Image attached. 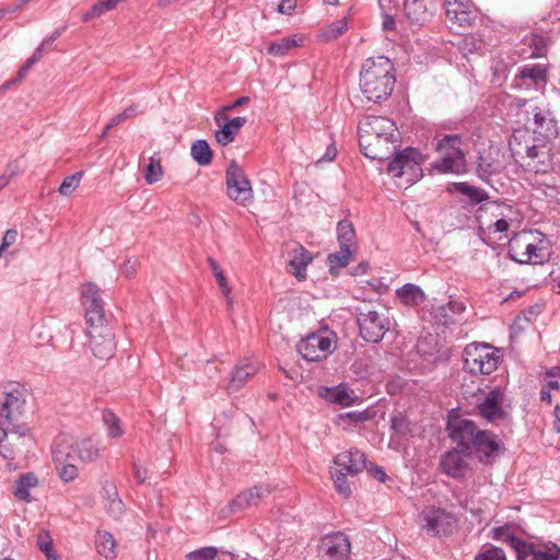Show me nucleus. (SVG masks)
I'll return each mask as SVG.
<instances>
[{"label":"nucleus","mask_w":560,"mask_h":560,"mask_svg":"<svg viewBox=\"0 0 560 560\" xmlns=\"http://www.w3.org/2000/svg\"><path fill=\"white\" fill-rule=\"evenodd\" d=\"M551 139L537 138L529 129L514 131L509 145L515 161L527 172L546 174L552 168Z\"/></svg>","instance_id":"nucleus-1"},{"label":"nucleus","mask_w":560,"mask_h":560,"mask_svg":"<svg viewBox=\"0 0 560 560\" xmlns=\"http://www.w3.org/2000/svg\"><path fill=\"white\" fill-rule=\"evenodd\" d=\"M358 131L361 150L372 160L386 159L398 138L395 122L383 116L364 117L359 122Z\"/></svg>","instance_id":"nucleus-2"},{"label":"nucleus","mask_w":560,"mask_h":560,"mask_svg":"<svg viewBox=\"0 0 560 560\" xmlns=\"http://www.w3.org/2000/svg\"><path fill=\"white\" fill-rule=\"evenodd\" d=\"M396 82L394 63L384 56L368 58L360 72V89L365 98L380 103L388 98Z\"/></svg>","instance_id":"nucleus-3"},{"label":"nucleus","mask_w":560,"mask_h":560,"mask_svg":"<svg viewBox=\"0 0 560 560\" xmlns=\"http://www.w3.org/2000/svg\"><path fill=\"white\" fill-rule=\"evenodd\" d=\"M509 255L518 264H541L549 256V241L538 230H522L511 237Z\"/></svg>","instance_id":"nucleus-4"},{"label":"nucleus","mask_w":560,"mask_h":560,"mask_svg":"<svg viewBox=\"0 0 560 560\" xmlns=\"http://www.w3.org/2000/svg\"><path fill=\"white\" fill-rule=\"evenodd\" d=\"M100 446L92 438L71 439L59 436L52 447V458L63 463L71 459L77 463H91L98 458Z\"/></svg>","instance_id":"nucleus-5"},{"label":"nucleus","mask_w":560,"mask_h":560,"mask_svg":"<svg viewBox=\"0 0 560 560\" xmlns=\"http://www.w3.org/2000/svg\"><path fill=\"white\" fill-rule=\"evenodd\" d=\"M464 370L474 375H489L498 369L499 350L488 343L472 342L465 347Z\"/></svg>","instance_id":"nucleus-6"},{"label":"nucleus","mask_w":560,"mask_h":560,"mask_svg":"<svg viewBox=\"0 0 560 560\" xmlns=\"http://www.w3.org/2000/svg\"><path fill=\"white\" fill-rule=\"evenodd\" d=\"M337 349V336L327 328L311 332L296 343L300 355L308 362L326 360Z\"/></svg>","instance_id":"nucleus-7"},{"label":"nucleus","mask_w":560,"mask_h":560,"mask_svg":"<svg viewBox=\"0 0 560 560\" xmlns=\"http://www.w3.org/2000/svg\"><path fill=\"white\" fill-rule=\"evenodd\" d=\"M512 208L494 201L487 202L477 210L479 229L489 235L505 234L510 229Z\"/></svg>","instance_id":"nucleus-8"},{"label":"nucleus","mask_w":560,"mask_h":560,"mask_svg":"<svg viewBox=\"0 0 560 560\" xmlns=\"http://www.w3.org/2000/svg\"><path fill=\"white\" fill-rule=\"evenodd\" d=\"M460 138L458 136H446L436 144V151L441 159L433 164V168L440 173L460 174L465 172L466 163L460 150Z\"/></svg>","instance_id":"nucleus-9"},{"label":"nucleus","mask_w":560,"mask_h":560,"mask_svg":"<svg viewBox=\"0 0 560 560\" xmlns=\"http://www.w3.org/2000/svg\"><path fill=\"white\" fill-rule=\"evenodd\" d=\"M382 10H401L412 24L424 25L433 15V0H378Z\"/></svg>","instance_id":"nucleus-10"},{"label":"nucleus","mask_w":560,"mask_h":560,"mask_svg":"<svg viewBox=\"0 0 560 560\" xmlns=\"http://www.w3.org/2000/svg\"><path fill=\"white\" fill-rule=\"evenodd\" d=\"M358 325L364 340L378 342L389 330L390 319L384 312L372 310L365 305L359 308Z\"/></svg>","instance_id":"nucleus-11"},{"label":"nucleus","mask_w":560,"mask_h":560,"mask_svg":"<svg viewBox=\"0 0 560 560\" xmlns=\"http://www.w3.org/2000/svg\"><path fill=\"white\" fill-rule=\"evenodd\" d=\"M421 527L431 536H446L457 527L455 515L433 505L425 506L420 513Z\"/></svg>","instance_id":"nucleus-12"},{"label":"nucleus","mask_w":560,"mask_h":560,"mask_svg":"<svg viewBox=\"0 0 560 560\" xmlns=\"http://www.w3.org/2000/svg\"><path fill=\"white\" fill-rule=\"evenodd\" d=\"M226 194L234 202L246 206L254 199L252 184L245 172L232 161L225 171Z\"/></svg>","instance_id":"nucleus-13"},{"label":"nucleus","mask_w":560,"mask_h":560,"mask_svg":"<svg viewBox=\"0 0 560 560\" xmlns=\"http://www.w3.org/2000/svg\"><path fill=\"white\" fill-rule=\"evenodd\" d=\"M82 304L85 308V320L88 328L105 325L104 304L100 298V289L92 282L81 287Z\"/></svg>","instance_id":"nucleus-14"},{"label":"nucleus","mask_w":560,"mask_h":560,"mask_svg":"<svg viewBox=\"0 0 560 560\" xmlns=\"http://www.w3.org/2000/svg\"><path fill=\"white\" fill-rule=\"evenodd\" d=\"M420 153L413 149H406L405 151L396 154L393 161L389 162L387 171L394 177H407V183H413L421 176L422 170L420 167Z\"/></svg>","instance_id":"nucleus-15"},{"label":"nucleus","mask_w":560,"mask_h":560,"mask_svg":"<svg viewBox=\"0 0 560 560\" xmlns=\"http://www.w3.org/2000/svg\"><path fill=\"white\" fill-rule=\"evenodd\" d=\"M350 553V539L342 533L324 536L318 546L320 560H349Z\"/></svg>","instance_id":"nucleus-16"},{"label":"nucleus","mask_w":560,"mask_h":560,"mask_svg":"<svg viewBox=\"0 0 560 560\" xmlns=\"http://www.w3.org/2000/svg\"><path fill=\"white\" fill-rule=\"evenodd\" d=\"M471 453L466 448H454L441 458V468L445 475L454 479H463L470 471Z\"/></svg>","instance_id":"nucleus-17"},{"label":"nucleus","mask_w":560,"mask_h":560,"mask_svg":"<svg viewBox=\"0 0 560 560\" xmlns=\"http://www.w3.org/2000/svg\"><path fill=\"white\" fill-rule=\"evenodd\" d=\"M90 348L98 359H109L114 355L116 343L112 329L106 326L88 328Z\"/></svg>","instance_id":"nucleus-18"},{"label":"nucleus","mask_w":560,"mask_h":560,"mask_svg":"<svg viewBox=\"0 0 560 560\" xmlns=\"http://www.w3.org/2000/svg\"><path fill=\"white\" fill-rule=\"evenodd\" d=\"M214 121L219 127V130L215 132V140L220 145L225 147L233 142L235 136L246 124V118L235 117L230 119L225 112H218L214 116Z\"/></svg>","instance_id":"nucleus-19"},{"label":"nucleus","mask_w":560,"mask_h":560,"mask_svg":"<svg viewBox=\"0 0 560 560\" xmlns=\"http://www.w3.org/2000/svg\"><path fill=\"white\" fill-rule=\"evenodd\" d=\"M332 469L349 476L358 475L366 467L365 454L357 448L339 453L334 459Z\"/></svg>","instance_id":"nucleus-20"},{"label":"nucleus","mask_w":560,"mask_h":560,"mask_svg":"<svg viewBox=\"0 0 560 560\" xmlns=\"http://www.w3.org/2000/svg\"><path fill=\"white\" fill-rule=\"evenodd\" d=\"M25 400L21 393H5L0 405V427H9L20 420Z\"/></svg>","instance_id":"nucleus-21"},{"label":"nucleus","mask_w":560,"mask_h":560,"mask_svg":"<svg viewBox=\"0 0 560 560\" xmlns=\"http://www.w3.org/2000/svg\"><path fill=\"white\" fill-rule=\"evenodd\" d=\"M526 128L537 138L553 139L558 136L557 121L551 113L539 107L533 109V125Z\"/></svg>","instance_id":"nucleus-22"},{"label":"nucleus","mask_w":560,"mask_h":560,"mask_svg":"<svg viewBox=\"0 0 560 560\" xmlns=\"http://www.w3.org/2000/svg\"><path fill=\"white\" fill-rule=\"evenodd\" d=\"M448 429L451 439L467 451L470 450V445H472L480 431L477 430L476 424L468 419H455L450 421Z\"/></svg>","instance_id":"nucleus-23"},{"label":"nucleus","mask_w":560,"mask_h":560,"mask_svg":"<svg viewBox=\"0 0 560 560\" xmlns=\"http://www.w3.org/2000/svg\"><path fill=\"white\" fill-rule=\"evenodd\" d=\"M504 397V392L500 388L490 390L486 395L483 401L478 405V410L481 417L488 421H494L504 418L505 412L502 408Z\"/></svg>","instance_id":"nucleus-24"},{"label":"nucleus","mask_w":560,"mask_h":560,"mask_svg":"<svg viewBox=\"0 0 560 560\" xmlns=\"http://www.w3.org/2000/svg\"><path fill=\"white\" fill-rule=\"evenodd\" d=\"M258 370L259 363L257 361H249L247 359L240 361L232 372L231 380L226 386L228 392L235 393L240 390Z\"/></svg>","instance_id":"nucleus-25"},{"label":"nucleus","mask_w":560,"mask_h":560,"mask_svg":"<svg viewBox=\"0 0 560 560\" xmlns=\"http://www.w3.org/2000/svg\"><path fill=\"white\" fill-rule=\"evenodd\" d=\"M312 255L303 246L298 243L290 244L289 267L298 280L305 279L306 268L312 262Z\"/></svg>","instance_id":"nucleus-26"},{"label":"nucleus","mask_w":560,"mask_h":560,"mask_svg":"<svg viewBox=\"0 0 560 560\" xmlns=\"http://www.w3.org/2000/svg\"><path fill=\"white\" fill-rule=\"evenodd\" d=\"M270 494V490L262 486L253 487L238 493L231 502L232 511L244 510L259 504Z\"/></svg>","instance_id":"nucleus-27"},{"label":"nucleus","mask_w":560,"mask_h":560,"mask_svg":"<svg viewBox=\"0 0 560 560\" xmlns=\"http://www.w3.org/2000/svg\"><path fill=\"white\" fill-rule=\"evenodd\" d=\"M446 15L448 20L458 26L468 27L475 22V12L466 4L457 1L446 2Z\"/></svg>","instance_id":"nucleus-28"},{"label":"nucleus","mask_w":560,"mask_h":560,"mask_svg":"<svg viewBox=\"0 0 560 560\" xmlns=\"http://www.w3.org/2000/svg\"><path fill=\"white\" fill-rule=\"evenodd\" d=\"M479 454L480 460L489 463L492 454L499 450V444L489 431H479L472 445Z\"/></svg>","instance_id":"nucleus-29"},{"label":"nucleus","mask_w":560,"mask_h":560,"mask_svg":"<svg viewBox=\"0 0 560 560\" xmlns=\"http://www.w3.org/2000/svg\"><path fill=\"white\" fill-rule=\"evenodd\" d=\"M303 44H304V36L295 34V35H292L289 37H283V38L279 39L278 42L270 43L267 48V52L273 57H284L292 49L302 47Z\"/></svg>","instance_id":"nucleus-30"},{"label":"nucleus","mask_w":560,"mask_h":560,"mask_svg":"<svg viewBox=\"0 0 560 560\" xmlns=\"http://www.w3.org/2000/svg\"><path fill=\"white\" fill-rule=\"evenodd\" d=\"M95 548L97 553L106 560H114L117 557V541L109 532H96Z\"/></svg>","instance_id":"nucleus-31"},{"label":"nucleus","mask_w":560,"mask_h":560,"mask_svg":"<svg viewBox=\"0 0 560 560\" xmlns=\"http://www.w3.org/2000/svg\"><path fill=\"white\" fill-rule=\"evenodd\" d=\"M325 398L328 401L337 404L341 407H348L354 404L358 396L352 389L348 388L347 386L339 385L334 388H327Z\"/></svg>","instance_id":"nucleus-32"},{"label":"nucleus","mask_w":560,"mask_h":560,"mask_svg":"<svg viewBox=\"0 0 560 560\" xmlns=\"http://www.w3.org/2000/svg\"><path fill=\"white\" fill-rule=\"evenodd\" d=\"M396 294L400 302L408 306H417L427 299L422 289L412 283L402 285L396 291Z\"/></svg>","instance_id":"nucleus-33"},{"label":"nucleus","mask_w":560,"mask_h":560,"mask_svg":"<svg viewBox=\"0 0 560 560\" xmlns=\"http://www.w3.org/2000/svg\"><path fill=\"white\" fill-rule=\"evenodd\" d=\"M466 306L463 302L458 301H450L445 305H440L433 310L434 318L443 325H447L448 323H453L454 315L462 314L465 311Z\"/></svg>","instance_id":"nucleus-34"},{"label":"nucleus","mask_w":560,"mask_h":560,"mask_svg":"<svg viewBox=\"0 0 560 560\" xmlns=\"http://www.w3.org/2000/svg\"><path fill=\"white\" fill-rule=\"evenodd\" d=\"M38 485V479L33 472L22 475L14 485L13 494L18 500L30 502V490Z\"/></svg>","instance_id":"nucleus-35"},{"label":"nucleus","mask_w":560,"mask_h":560,"mask_svg":"<svg viewBox=\"0 0 560 560\" xmlns=\"http://www.w3.org/2000/svg\"><path fill=\"white\" fill-rule=\"evenodd\" d=\"M164 168L159 153L149 158V163L144 168V179L147 184L153 185L163 178Z\"/></svg>","instance_id":"nucleus-36"},{"label":"nucleus","mask_w":560,"mask_h":560,"mask_svg":"<svg viewBox=\"0 0 560 560\" xmlns=\"http://www.w3.org/2000/svg\"><path fill=\"white\" fill-rule=\"evenodd\" d=\"M348 31V19L343 18L341 20L335 21L331 24L325 26L319 32V38L323 42H331L337 39L339 36L345 34Z\"/></svg>","instance_id":"nucleus-37"},{"label":"nucleus","mask_w":560,"mask_h":560,"mask_svg":"<svg viewBox=\"0 0 560 560\" xmlns=\"http://www.w3.org/2000/svg\"><path fill=\"white\" fill-rule=\"evenodd\" d=\"M190 153L199 165H209L212 162V150L205 140H197L192 143Z\"/></svg>","instance_id":"nucleus-38"},{"label":"nucleus","mask_w":560,"mask_h":560,"mask_svg":"<svg viewBox=\"0 0 560 560\" xmlns=\"http://www.w3.org/2000/svg\"><path fill=\"white\" fill-rule=\"evenodd\" d=\"M337 233L340 246L351 249L355 245V232L350 221H340L338 223Z\"/></svg>","instance_id":"nucleus-39"},{"label":"nucleus","mask_w":560,"mask_h":560,"mask_svg":"<svg viewBox=\"0 0 560 560\" xmlns=\"http://www.w3.org/2000/svg\"><path fill=\"white\" fill-rule=\"evenodd\" d=\"M524 43L532 49V57H541L546 54L549 38L545 35L532 33L524 38Z\"/></svg>","instance_id":"nucleus-40"},{"label":"nucleus","mask_w":560,"mask_h":560,"mask_svg":"<svg viewBox=\"0 0 560 560\" xmlns=\"http://www.w3.org/2000/svg\"><path fill=\"white\" fill-rule=\"evenodd\" d=\"M37 546L39 550L46 556L47 560H59L58 555L54 550L52 538L47 530L42 529L38 533Z\"/></svg>","instance_id":"nucleus-41"},{"label":"nucleus","mask_w":560,"mask_h":560,"mask_svg":"<svg viewBox=\"0 0 560 560\" xmlns=\"http://www.w3.org/2000/svg\"><path fill=\"white\" fill-rule=\"evenodd\" d=\"M331 479L337 492L343 498L349 499L351 497L352 490L350 483L347 480V476L343 472L337 471L335 469L330 470Z\"/></svg>","instance_id":"nucleus-42"},{"label":"nucleus","mask_w":560,"mask_h":560,"mask_svg":"<svg viewBox=\"0 0 560 560\" xmlns=\"http://www.w3.org/2000/svg\"><path fill=\"white\" fill-rule=\"evenodd\" d=\"M456 190L475 202H481L488 199V194L483 189L469 185L468 183L456 184Z\"/></svg>","instance_id":"nucleus-43"},{"label":"nucleus","mask_w":560,"mask_h":560,"mask_svg":"<svg viewBox=\"0 0 560 560\" xmlns=\"http://www.w3.org/2000/svg\"><path fill=\"white\" fill-rule=\"evenodd\" d=\"M56 467L59 469L60 478L66 481H72L78 477V468L74 460L65 459L63 463L54 458Z\"/></svg>","instance_id":"nucleus-44"},{"label":"nucleus","mask_w":560,"mask_h":560,"mask_svg":"<svg viewBox=\"0 0 560 560\" xmlns=\"http://www.w3.org/2000/svg\"><path fill=\"white\" fill-rule=\"evenodd\" d=\"M520 78L529 79L534 83L546 82V69L542 66H526L520 72Z\"/></svg>","instance_id":"nucleus-45"},{"label":"nucleus","mask_w":560,"mask_h":560,"mask_svg":"<svg viewBox=\"0 0 560 560\" xmlns=\"http://www.w3.org/2000/svg\"><path fill=\"white\" fill-rule=\"evenodd\" d=\"M103 420L104 423L106 424L107 433L110 438L115 439L122 435L124 430L121 428V422L115 413L110 411H105L103 413Z\"/></svg>","instance_id":"nucleus-46"},{"label":"nucleus","mask_w":560,"mask_h":560,"mask_svg":"<svg viewBox=\"0 0 560 560\" xmlns=\"http://www.w3.org/2000/svg\"><path fill=\"white\" fill-rule=\"evenodd\" d=\"M208 264L213 272V276L217 280L219 288L221 289V291L225 295V298L229 299V295L231 293V287L229 285L228 279L225 278L223 270L220 268V266L217 264V261L211 257L208 258Z\"/></svg>","instance_id":"nucleus-47"},{"label":"nucleus","mask_w":560,"mask_h":560,"mask_svg":"<svg viewBox=\"0 0 560 560\" xmlns=\"http://www.w3.org/2000/svg\"><path fill=\"white\" fill-rule=\"evenodd\" d=\"M82 177L83 172H78L73 175L67 176L59 187L60 195L66 197L71 196L72 192L79 187Z\"/></svg>","instance_id":"nucleus-48"},{"label":"nucleus","mask_w":560,"mask_h":560,"mask_svg":"<svg viewBox=\"0 0 560 560\" xmlns=\"http://www.w3.org/2000/svg\"><path fill=\"white\" fill-rule=\"evenodd\" d=\"M352 250L340 246V250L328 256L331 268H342L348 265Z\"/></svg>","instance_id":"nucleus-49"},{"label":"nucleus","mask_w":560,"mask_h":560,"mask_svg":"<svg viewBox=\"0 0 560 560\" xmlns=\"http://www.w3.org/2000/svg\"><path fill=\"white\" fill-rule=\"evenodd\" d=\"M559 555L557 547H537L532 550V560H558Z\"/></svg>","instance_id":"nucleus-50"},{"label":"nucleus","mask_w":560,"mask_h":560,"mask_svg":"<svg viewBox=\"0 0 560 560\" xmlns=\"http://www.w3.org/2000/svg\"><path fill=\"white\" fill-rule=\"evenodd\" d=\"M219 553L215 547H202L186 555L187 560H214Z\"/></svg>","instance_id":"nucleus-51"},{"label":"nucleus","mask_w":560,"mask_h":560,"mask_svg":"<svg viewBox=\"0 0 560 560\" xmlns=\"http://www.w3.org/2000/svg\"><path fill=\"white\" fill-rule=\"evenodd\" d=\"M475 560H506V556L501 548L490 546L480 551Z\"/></svg>","instance_id":"nucleus-52"},{"label":"nucleus","mask_w":560,"mask_h":560,"mask_svg":"<svg viewBox=\"0 0 560 560\" xmlns=\"http://www.w3.org/2000/svg\"><path fill=\"white\" fill-rule=\"evenodd\" d=\"M120 2V0H101L91 8V15L98 18L106 11L113 10Z\"/></svg>","instance_id":"nucleus-53"},{"label":"nucleus","mask_w":560,"mask_h":560,"mask_svg":"<svg viewBox=\"0 0 560 560\" xmlns=\"http://www.w3.org/2000/svg\"><path fill=\"white\" fill-rule=\"evenodd\" d=\"M43 57V50L40 47H38L34 54L26 60L25 65H23L21 67V69L19 70L18 72V77H19V80H22L26 73L28 72V70L32 68V66L34 63H36L37 61H39Z\"/></svg>","instance_id":"nucleus-54"},{"label":"nucleus","mask_w":560,"mask_h":560,"mask_svg":"<svg viewBox=\"0 0 560 560\" xmlns=\"http://www.w3.org/2000/svg\"><path fill=\"white\" fill-rule=\"evenodd\" d=\"M370 419V415L368 411L358 412H346L339 416V420L341 422H349V423H358V422H364Z\"/></svg>","instance_id":"nucleus-55"},{"label":"nucleus","mask_w":560,"mask_h":560,"mask_svg":"<svg viewBox=\"0 0 560 560\" xmlns=\"http://www.w3.org/2000/svg\"><path fill=\"white\" fill-rule=\"evenodd\" d=\"M408 427L409 423L401 413H398L392 418V429L398 434L407 433V431L409 430Z\"/></svg>","instance_id":"nucleus-56"},{"label":"nucleus","mask_w":560,"mask_h":560,"mask_svg":"<svg viewBox=\"0 0 560 560\" xmlns=\"http://www.w3.org/2000/svg\"><path fill=\"white\" fill-rule=\"evenodd\" d=\"M107 512L115 518H118L124 513V503L119 498L112 500L105 504Z\"/></svg>","instance_id":"nucleus-57"},{"label":"nucleus","mask_w":560,"mask_h":560,"mask_svg":"<svg viewBox=\"0 0 560 560\" xmlns=\"http://www.w3.org/2000/svg\"><path fill=\"white\" fill-rule=\"evenodd\" d=\"M8 432L18 434L20 436H25L28 434L30 429L26 423L20 422V420H18L8 427Z\"/></svg>","instance_id":"nucleus-58"},{"label":"nucleus","mask_w":560,"mask_h":560,"mask_svg":"<svg viewBox=\"0 0 560 560\" xmlns=\"http://www.w3.org/2000/svg\"><path fill=\"white\" fill-rule=\"evenodd\" d=\"M103 497L106 499V503L110 502L112 500L118 498L117 488L113 482L106 481L103 490H102Z\"/></svg>","instance_id":"nucleus-59"},{"label":"nucleus","mask_w":560,"mask_h":560,"mask_svg":"<svg viewBox=\"0 0 560 560\" xmlns=\"http://www.w3.org/2000/svg\"><path fill=\"white\" fill-rule=\"evenodd\" d=\"M390 11L392 10H383L384 13H383L382 26H383V30L386 32L396 30V20L390 14Z\"/></svg>","instance_id":"nucleus-60"},{"label":"nucleus","mask_w":560,"mask_h":560,"mask_svg":"<svg viewBox=\"0 0 560 560\" xmlns=\"http://www.w3.org/2000/svg\"><path fill=\"white\" fill-rule=\"evenodd\" d=\"M296 8V0H281L278 4V12L280 14H291Z\"/></svg>","instance_id":"nucleus-61"},{"label":"nucleus","mask_w":560,"mask_h":560,"mask_svg":"<svg viewBox=\"0 0 560 560\" xmlns=\"http://www.w3.org/2000/svg\"><path fill=\"white\" fill-rule=\"evenodd\" d=\"M21 173H22V167L18 161H13V162L9 163L4 171V174L8 175L11 179L16 177Z\"/></svg>","instance_id":"nucleus-62"},{"label":"nucleus","mask_w":560,"mask_h":560,"mask_svg":"<svg viewBox=\"0 0 560 560\" xmlns=\"http://www.w3.org/2000/svg\"><path fill=\"white\" fill-rule=\"evenodd\" d=\"M133 477L139 483H143L148 478V471L140 465L133 464Z\"/></svg>","instance_id":"nucleus-63"},{"label":"nucleus","mask_w":560,"mask_h":560,"mask_svg":"<svg viewBox=\"0 0 560 560\" xmlns=\"http://www.w3.org/2000/svg\"><path fill=\"white\" fill-rule=\"evenodd\" d=\"M550 277L553 283V288H556L560 294V267L553 268L550 272Z\"/></svg>","instance_id":"nucleus-64"}]
</instances>
